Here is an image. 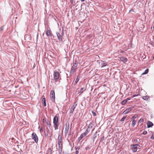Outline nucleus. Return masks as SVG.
Listing matches in <instances>:
<instances>
[{"instance_id":"nucleus-1","label":"nucleus","mask_w":154,"mask_h":154,"mask_svg":"<svg viewBox=\"0 0 154 154\" xmlns=\"http://www.w3.org/2000/svg\"><path fill=\"white\" fill-rule=\"evenodd\" d=\"M53 123L54 124V127L55 130L57 129L59 125V123L58 122V117L55 116L53 119Z\"/></svg>"},{"instance_id":"nucleus-2","label":"nucleus","mask_w":154,"mask_h":154,"mask_svg":"<svg viewBox=\"0 0 154 154\" xmlns=\"http://www.w3.org/2000/svg\"><path fill=\"white\" fill-rule=\"evenodd\" d=\"M53 77L54 80L56 82L58 81L60 79V74L58 72H54Z\"/></svg>"},{"instance_id":"nucleus-3","label":"nucleus","mask_w":154,"mask_h":154,"mask_svg":"<svg viewBox=\"0 0 154 154\" xmlns=\"http://www.w3.org/2000/svg\"><path fill=\"white\" fill-rule=\"evenodd\" d=\"M58 140L59 147L62 149L63 147V142L62 136L60 134L58 135Z\"/></svg>"},{"instance_id":"nucleus-4","label":"nucleus","mask_w":154,"mask_h":154,"mask_svg":"<svg viewBox=\"0 0 154 154\" xmlns=\"http://www.w3.org/2000/svg\"><path fill=\"white\" fill-rule=\"evenodd\" d=\"M131 146L133 152H136L137 150L138 147H140V145L138 144L133 145H131Z\"/></svg>"},{"instance_id":"nucleus-5","label":"nucleus","mask_w":154,"mask_h":154,"mask_svg":"<svg viewBox=\"0 0 154 154\" xmlns=\"http://www.w3.org/2000/svg\"><path fill=\"white\" fill-rule=\"evenodd\" d=\"M50 97L51 100L54 102L55 100V92L54 91L52 90L50 93Z\"/></svg>"},{"instance_id":"nucleus-6","label":"nucleus","mask_w":154,"mask_h":154,"mask_svg":"<svg viewBox=\"0 0 154 154\" xmlns=\"http://www.w3.org/2000/svg\"><path fill=\"white\" fill-rule=\"evenodd\" d=\"M69 128V122H67L65 124V127L64 132L66 135H67L68 133Z\"/></svg>"},{"instance_id":"nucleus-7","label":"nucleus","mask_w":154,"mask_h":154,"mask_svg":"<svg viewBox=\"0 0 154 154\" xmlns=\"http://www.w3.org/2000/svg\"><path fill=\"white\" fill-rule=\"evenodd\" d=\"M77 63L76 62L73 64L70 71L71 73L73 74L75 71V70L77 69Z\"/></svg>"},{"instance_id":"nucleus-8","label":"nucleus","mask_w":154,"mask_h":154,"mask_svg":"<svg viewBox=\"0 0 154 154\" xmlns=\"http://www.w3.org/2000/svg\"><path fill=\"white\" fill-rule=\"evenodd\" d=\"M32 138L34 140L35 142L37 143L38 141V137L35 133H33L32 134Z\"/></svg>"},{"instance_id":"nucleus-9","label":"nucleus","mask_w":154,"mask_h":154,"mask_svg":"<svg viewBox=\"0 0 154 154\" xmlns=\"http://www.w3.org/2000/svg\"><path fill=\"white\" fill-rule=\"evenodd\" d=\"M77 106V104L76 103V102H75L73 103L72 106V107H71V108L70 109V113H73V112L74 110V109H75V107Z\"/></svg>"},{"instance_id":"nucleus-10","label":"nucleus","mask_w":154,"mask_h":154,"mask_svg":"<svg viewBox=\"0 0 154 154\" xmlns=\"http://www.w3.org/2000/svg\"><path fill=\"white\" fill-rule=\"evenodd\" d=\"M134 107L132 106L129 108L126 109L123 112L124 114H126L128 113L130 111H131L133 108Z\"/></svg>"},{"instance_id":"nucleus-11","label":"nucleus","mask_w":154,"mask_h":154,"mask_svg":"<svg viewBox=\"0 0 154 154\" xmlns=\"http://www.w3.org/2000/svg\"><path fill=\"white\" fill-rule=\"evenodd\" d=\"M147 125L148 128H149L153 125V123L149 121L147 122Z\"/></svg>"},{"instance_id":"nucleus-12","label":"nucleus","mask_w":154,"mask_h":154,"mask_svg":"<svg viewBox=\"0 0 154 154\" xmlns=\"http://www.w3.org/2000/svg\"><path fill=\"white\" fill-rule=\"evenodd\" d=\"M56 34L59 39V40L60 41H62V36L61 35H60V33L59 32H57L56 33Z\"/></svg>"},{"instance_id":"nucleus-13","label":"nucleus","mask_w":154,"mask_h":154,"mask_svg":"<svg viewBox=\"0 0 154 154\" xmlns=\"http://www.w3.org/2000/svg\"><path fill=\"white\" fill-rule=\"evenodd\" d=\"M120 60L124 63H125L127 61V59L124 57H122L120 58Z\"/></svg>"},{"instance_id":"nucleus-14","label":"nucleus","mask_w":154,"mask_h":154,"mask_svg":"<svg viewBox=\"0 0 154 154\" xmlns=\"http://www.w3.org/2000/svg\"><path fill=\"white\" fill-rule=\"evenodd\" d=\"M86 89V88H82L81 89L80 91V94H82L83 92L85 91Z\"/></svg>"},{"instance_id":"nucleus-15","label":"nucleus","mask_w":154,"mask_h":154,"mask_svg":"<svg viewBox=\"0 0 154 154\" xmlns=\"http://www.w3.org/2000/svg\"><path fill=\"white\" fill-rule=\"evenodd\" d=\"M46 34L47 36H51V31L49 30H48L46 31Z\"/></svg>"},{"instance_id":"nucleus-16","label":"nucleus","mask_w":154,"mask_h":154,"mask_svg":"<svg viewBox=\"0 0 154 154\" xmlns=\"http://www.w3.org/2000/svg\"><path fill=\"white\" fill-rule=\"evenodd\" d=\"M42 101L43 103L44 106H46V104L45 98H43L42 99Z\"/></svg>"},{"instance_id":"nucleus-17","label":"nucleus","mask_w":154,"mask_h":154,"mask_svg":"<svg viewBox=\"0 0 154 154\" xmlns=\"http://www.w3.org/2000/svg\"><path fill=\"white\" fill-rule=\"evenodd\" d=\"M136 123V121L135 120H132V123H131V126L132 127H134Z\"/></svg>"},{"instance_id":"nucleus-18","label":"nucleus","mask_w":154,"mask_h":154,"mask_svg":"<svg viewBox=\"0 0 154 154\" xmlns=\"http://www.w3.org/2000/svg\"><path fill=\"white\" fill-rule=\"evenodd\" d=\"M142 98L145 100H147L149 99V96H146L143 97Z\"/></svg>"},{"instance_id":"nucleus-19","label":"nucleus","mask_w":154,"mask_h":154,"mask_svg":"<svg viewBox=\"0 0 154 154\" xmlns=\"http://www.w3.org/2000/svg\"><path fill=\"white\" fill-rule=\"evenodd\" d=\"M89 127H88L86 129L85 132V133H84V135H86L89 133Z\"/></svg>"},{"instance_id":"nucleus-20","label":"nucleus","mask_w":154,"mask_h":154,"mask_svg":"<svg viewBox=\"0 0 154 154\" xmlns=\"http://www.w3.org/2000/svg\"><path fill=\"white\" fill-rule=\"evenodd\" d=\"M46 154H52L51 150L50 148L48 149L47 151Z\"/></svg>"},{"instance_id":"nucleus-21","label":"nucleus","mask_w":154,"mask_h":154,"mask_svg":"<svg viewBox=\"0 0 154 154\" xmlns=\"http://www.w3.org/2000/svg\"><path fill=\"white\" fill-rule=\"evenodd\" d=\"M46 124L47 125H48L49 128H50L51 126V123L50 122H49L48 120H47V121H46Z\"/></svg>"},{"instance_id":"nucleus-22","label":"nucleus","mask_w":154,"mask_h":154,"mask_svg":"<svg viewBox=\"0 0 154 154\" xmlns=\"http://www.w3.org/2000/svg\"><path fill=\"white\" fill-rule=\"evenodd\" d=\"M86 136V135H84V133H83V134H82L81 135H80V137H79V139H79V140H81V139L83 138V137H84V136Z\"/></svg>"},{"instance_id":"nucleus-23","label":"nucleus","mask_w":154,"mask_h":154,"mask_svg":"<svg viewBox=\"0 0 154 154\" xmlns=\"http://www.w3.org/2000/svg\"><path fill=\"white\" fill-rule=\"evenodd\" d=\"M79 78L78 77L76 78V80H75V81L74 82V84L75 85L77 84V83L79 81Z\"/></svg>"},{"instance_id":"nucleus-24","label":"nucleus","mask_w":154,"mask_h":154,"mask_svg":"<svg viewBox=\"0 0 154 154\" xmlns=\"http://www.w3.org/2000/svg\"><path fill=\"white\" fill-rule=\"evenodd\" d=\"M127 102V100H124L122 101L121 103L122 105H124Z\"/></svg>"},{"instance_id":"nucleus-25","label":"nucleus","mask_w":154,"mask_h":154,"mask_svg":"<svg viewBox=\"0 0 154 154\" xmlns=\"http://www.w3.org/2000/svg\"><path fill=\"white\" fill-rule=\"evenodd\" d=\"M143 121H144V119H143L141 118L138 121V124L140 123L141 122H143Z\"/></svg>"},{"instance_id":"nucleus-26","label":"nucleus","mask_w":154,"mask_h":154,"mask_svg":"<svg viewBox=\"0 0 154 154\" xmlns=\"http://www.w3.org/2000/svg\"><path fill=\"white\" fill-rule=\"evenodd\" d=\"M148 71H149V69H146L145 71H144V72H143L142 74V75H143V74H147L148 72Z\"/></svg>"},{"instance_id":"nucleus-27","label":"nucleus","mask_w":154,"mask_h":154,"mask_svg":"<svg viewBox=\"0 0 154 154\" xmlns=\"http://www.w3.org/2000/svg\"><path fill=\"white\" fill-rule=\"evenodd\" d=\"M127 117V116H124L121 119V122H123L125 120V119Z\"/></svg>"},{"instance_id":"nucleus-28","label":"nucleus","mask_w":154,"mask_h":154,"mask_svg":"<svg viewBox=\"0 0 154 154\" xmlns=\"http://www.w3.org/2000/svg\"><path fill=\"white\" fill-rule=\"evenodd\" d=\"M137 116L136 115H135L132 118H131V119L132 120H135V119L137 117Z\"/></svg>"},{"instance_id":"nucleus-29","label":"nucleus","mask_w":154,"mask_h":154,"mask_svg":"<svg viewBox=\"0 0 154 154\" xmlns=\"http://www.w3.org/2000/svg\"><path fill=\"white\" fill-rule=\"evenodd\" d=\"M97 137V135H96V134H94L93 136V140L94 141L95 140V138H96Z\"/></svg>"},{"instance_id":"nucleus-30","label":"nucleus","mask_w":154,"mask_h":154,"mask_svg":"<svg viewBox=\"0 0 154 154\" xmlns=\"http://www.w3.org/2000/svg\"><path fill=\"white\" fill-rule=\"evenodd\" d=\"M133 142L136 143L137 142L138 139H133Z\"/></svg>"},{"instance_id":"nucleus-31","label":"nucleus","mask_w":154,"mask_h":154,"mask_svg":"<svg viewBox=\"0 0 154 154\" xmlns=\"http://www.w3.org/2000/svg\"><path fill=\"white\" fill-rule=\"evenodd\" d=\"M92 114H93V115L94 116H96V113L94 111H92Z\"/></svg>"},{"instance_id":"nucleus-32","label":"nucleus","mask_w":154,"mask_h":154,"mask_svg":"<svg viewBox=\"0 0 154 154\" xmlns=\"http://www.w3.org/2000/svg\"><path fill=\"white\" fill-rule=\"evenodd\" d=\"M106 65H107L105 63H104L103 65L101 66V68H103L104 66H106Z\"/></svg>"},{"instance_id":"nucleus-33","label":"nucleus","mask_w":154,"mask_h":154,"mask_svg":"<svg viewBox=\"0 0 154 154\" xmlns=\"http://www.w3.org/2000/svg\"><path fill=\"white\" fill-rule=\"evenodd\" d=\"M147 133V132L146 131H144L143 133V134H146Z\"/></svg>"},{"instance_id":"nucleus-34","label":"nucleus","mask_w":154,"mask_h":154,"mask_svg":"<svg viewBox=\"0 0 154 154\" xmlns=\"http://www.w3.org/2000/svg\"><path fill=\"white\" fill-rule=\"evenodd\" d=\"M151 139H154V136L153 135H152L151 137Z\"/></svg>"},{"instance_id":"nucleus-35","label":"nucleus","mask_w":154,"mask_h":154,"mask_svg":"<svg viewBox=\"0 0 154 154\" xmlns=\"http://www.w3.org/2000/svg\"><path fill=\"white\" fill-rule=\"evenodd\" d=\"M130 99H131L129 97H128V98H127V99H125V100H127V101L128 100H130Z\"/></svg>"},{"instance_id":"nucleus-36","label":"nucleus","mask_w":154,"mask_h":154,"mask_svg":"<svg viewBox=\"0 0 154 154\" xmlns=\"http://www.w3.org/2000/svg\"><path fill=\"white\" fill-rule=\"evenodd\" d=\"M138 96V95H137V94H134V95L133 96V97H136V96Z\"/></svg>"},{"instance_id":"nucleus-37","label":"nucleus","mask_w":154,"mask_h":154,"mask_svg":"<svg viewBox=\"0 0 154 154\" xmlns=\"http://www.w3.org/2000/svg\"><path fill=\"white\" fill-rule=\"evenodd\" d=\"M79 152L78 150H76V151H75V153H76V154H78Z\"/></svg>"},{"instance_id":"nucleus-38","label":"nucleus","mask_w":154,"mask_h":154,"mask_svg":"<svg viewBox=\"0 0 154 154\" xmlns=\"http://www.w3.org/2000/svg\"><path fill=\"white\" fill-rule=\"evenodd\" d=\"M131 11H134V10L133 9H131L129 11V12H131Z\"/></svg>"},{"instance_id":"nucleus-39","label":"nucleus","mask_w":154,"mask_h":154,"mask_svg":"<svg viewBox=\"0 0 154 154\" xmlns=\"http://www.w3.org/2000/svg\"><path fill=\"white\" fill-rule=\"evenodd\" d=\"M40 132H42L43 131V129L42 128H41L40 129Z\"/></svg>"},{"instance_id":"nucleus-40","label":"nucleus","mask_w":154,"mask_h":154,"mask_svg":"<svg viewBox=\"0 0 154 154\" xmlns=\"http://www.w3.org/2000/svg\"><path fill=\"white\" fill-rule=\"evenodd\" d=\"M45 121H46L44 119H43L42 120L43 122H44Z\"/></svg>"},{"instance_id":"nucleus-41","label":"nucleus","mask_w":154,"mask_h":154,"mask_svg":"<svg viewBox=\"0 0 154 154\" xmlns=\"http://www.w3.org/2000/svg\"><path fill=\"white\" fill-rule=\"evenodd\" d=\"M81 1H82V2H83L85 1V0H81Z\"/></svg>"},{"instance_id":"nucleus-42","label":"nucleus","mask_w":154,"mask_h":154,"mask_svg":"<svg viewBox=\"0 0 154 154\" xmlns=\"http://www.w3.org/2000/svg\"><path fill=\"white\" fill-rule=\"evenodd\" d=\"M153 28H154V26H153Z\"/></svg>"}]
</instances>
